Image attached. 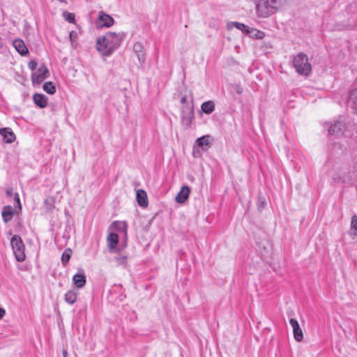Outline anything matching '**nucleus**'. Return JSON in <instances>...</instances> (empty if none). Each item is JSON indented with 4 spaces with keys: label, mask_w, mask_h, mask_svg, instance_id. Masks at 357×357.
Returning a JSON list of instances; mask_svg holds the SVG:
<instances>
[{
    "label": "nucleus",
    "mask_w": 357,
    "mask_h": 357,
    "mask_svg": "<svg viewBox=\"0 0 357 357\" xmlns=\"http://www.w3.org/2000/svg\"><path fill=\"white\" fill-rule=\"evenodd\" d=\"M292 63L296 71L298 74L302 75H308L311 73L312 66L309 63L308 57L305 54L299 52L293 57Z\"/></svg>",
    "instance_id": "nucleus-3"
},
{
    "label": "nucleus",
    "mask_w": 357,
    "mask_h": 357,
    "mask_svg": "<svg viewBox=\"0 0 357 357\" xmlns=\"http://www.w3.org/2000/svg\"><path fill=\"white\" fill-rule=\"evenodd\" d=\"M34 103L40 108L47 106V98L43 94L36 93L33 97Z\"/></svg>",
    "instance_id": "nucleus-16"
},
{
    "label": "nucleus",
    "mask_w": 357,
    "mask_h": 357,
    "mask_svg": "<svg viewBox=\"0 0 357 357\" xmlns=\"http://www.w3.org/2000/svg\"><path fill=\"white\" fill-rule=\"evenodd\" d=\"M124 37L123 33L107 32L97 40L96 48L103 56H109L119 47Z\"/></svg>",
    "instance_id": "nucleus-1"
},
{
    "label": "nucleus",
    "mask_w": 357,
    "mask_h": 357,
    "mask_svg": "<svg viewBox=\"0 0 357 357\" xmlns=\"http://www.w3.org/2000/svg\"><path fill=\"white\" fill-rule=\"evenodd\" d=\"M351 98L354 102L355 107H357V89L351 93Z\"/></svg>",
    "instance_id": "nucleus-30"
},
{
    "label": "nucleus",
    "mask_w": 357,
    "mask_h": 357,
    "mask_svg": "<svg viewBox=\"0 0 357 357\" xmlns=\"http://www.w3.org/2000/svg\"><path fill=\"white\" fill-rule=\"evenodd\" d=\"M71 255V250L70 249L64 251L61 256V261L63 264H66L70 259Z\"/></svg>",
    "instance_id": "nucleus-26"
},
{
    "label": "nucleus",
    "mask_w": 357,
    "mask_h": 357,
    "mask_svg": "<svg viewBox=\"0 0 357 357\" xmlns=\"http://www.w3.org/2000/svg\"><path fill=\"white\" fill-rule=\"evenodd\" d=\"M63 16L66 21H68L70 23L73 22L75 21V15L73 13H68V11H64L63 13Z\"/></svg>",
    "instance_id": "nucleus-28"
},
{
    "label": "nucleus",
    "mask_w": 357,
    "mask_h": 357,
    "mask_svg": "<svg viewBox=\"0 0 357 357\" xmlns=\"http://www.w3.org/2000/svg\"><path fill=\"white\" fill-rule=\"evenodd\" d=\"M6 311L3 308L0 307V319L5 315Z\"/></svg>",
    "instance_id": "nucleus-35"
},
{
    "label": "nucleus",
    "mask_w": 357,
    "mask_h": 357,
    "mask_svg": "<svg viewBox=\"0 0 357 357\" xmlns=\"http://www.w3.org/2000/svg\"><path fill=\"white\" fill-rule=\"evenodd\" d=\"M98 23L100 26L109 27L114 24V19L109 15L100 12L98 18Z\"/></svg>",
    "instance_id": "nucleus-8"
},
{
    "label": "nucleus",
    "mask_w": 357,
    "mask_h": 357,
    "mask_svg": "<svg viewBox=\"0 0 357 357\" xmlns=\"http://www.w3.org/2000/svg\"><path fill=\"white\" fill-rule=\"evenodd\" d=\"M287 0H257L256 13L259 17H268L280 9Z\"/></svg>",
    "instance_id": "nucleus-2"
},
{
    "label": "nucleus",
    "mask_w": 357,
    "mask_h": 357,
    "mask_svg": "<svg viewBox=\"0 0 357 357\" xmlns=\"http://www.w3.org/2000/svg\"><path fill=\"white\" fill-rule=\"evenodd\" d=\"M136 199L137 204L142 207L148 206V197L146 192L142 189L137 190L136 192Z\"/></svg>",
    "instance_id": "nucleus-12"
},
{
    "label": "nucleus",
    "mask_w": 357,
    "mask_h": 357,
    "mask_svg": "<svg viewBox=\"0 0 357 357\" xmlns=\"http://www.w3.org/2000/svg\"><path fill=\"white\" fill-rule=\"evenodd\" d=\"M6 195L8 196V197H11L13 195H14V192H13V190L12 188H8L6 190Z\"/></svg>",
    "instance_id": "nucleus-33"
},
{
    "label": "nucleus",
    "mask_w": 357,
    "mask_h": 357,
    "mask_svg": "<svg viewBox=\"0 0 357 357\" xmlns=\"http://www.w3.org/2000/svg\"><path fill=\"white\" fill-rule=\"evenodd\" d=\"M238 93H241V91H240V89H238Z\"/></svg>",
    "instance_id": "nucleus-40"
},
{
    "label": "nucleus",
    "mask_w": 357,
    "mask_h": 357,
    "mask_svg": "<svg viewBox=\"0 0 357 357\" xmlns=\"http://www.w3.org/2000/svg\"><path fill=\"white\" fill-rule=\"evenodd\" d=\"M49 76V70L45 65H42L36 73L31 76V80L33 84H40L45 79Z\"/></svg>",
    "instance_id": "nucleus-6"
},
{
    "label": "nucleus",
    "mask_w": 357,
    "mask_h": 357,
    "mask_svg": "<svg viewBox=\"0 0 357 357\" xmlns=\"http://www.w3.org/2000/svg\"><path fill=\"white\" fill-rule=\"evenodd\" d=\"M56 198L52 196L47 197L44 201L46 211H52L55 207Z\"/></svg>",
    "instance_id": "nucleus-20"
},
{
    "label": "nucleus",
    "mask_w": 357,
    "mask_h": 357,
    "mask_svg": "<svg viewBox=\"0 0 357 357\" xmlns=\"http://www.w3.org/2000/svg\"><path fill=\"white\" fill-rule=\"evenodd\" d=\"M190 188L188 186H183L177 195L176 196V201L178 203L183 204L188 198L190 195Z\"/></svg>",
    "instance_id": "nucleus-11"
},
{
    "label": "nucleus",
    "mask_w": 357,
    "mask_h": 357,
    "mask_svg": "<svg viewBox=\"0 0 357 357\" xmlns=\"http://www.w3.org/2000/svg\"><path fill=\"white\" fill-rule=\"evenodd\" d=\"M351 229L354 231V234L357 233V215H353L351 221Z\"/></svg>",
    "instance_id": "nucleus-29"
},
{
    "label": "nucleus",
    "mask_w": 357,
    "mask_h": 357,
    "mask_svg": "<svg viewBox=\"0 0 357 357\" xmlns=\"http://www.w3.org/2000/svg\"><path fill=\"white\" fill-rule=\"evenodd\" d=\"M29 68L31 70H35L37 68L38 63L35 61H31L29 62Z\"/></svg>",
    "instance_id": "nucleus-31"
},
{
    "label": "nucleus",
    "mask_w": 357,
    "mask_h": 357,
    "mask_svg": "<svg viewBox=\"0 0 357 357\" xmlns=\"http://www.w3.org/2000/svg\"><path fill=\"white\" fill-rule=\"evenodd\" d=\"M15 211L10 206H6L3 207L1 215L3 220L5 222H9L14 215Z\"/></svg>",
    "instance_id": "nucleus-17"
},
{
    "label": "nucleus",
    "mask_w": 357,
    "mask_h": 357,
    "mask_svg": "<svg viewBox=\"0 0 357 357\" xmlns=\"http://www.w3.org/2000/svg\"><path fill=\"white\" fill-rule=\"evenodd\" d=\"M328 127V135H338L340 134L344 128V125L341 122H335L334 123H327L326 124Z\"/></svg>",
    "instance_id": "nucleus-9"
},
{
    "label": "nucleus",
    "mask_w": 357,
    "mask_h": 357,
    "mask_svg": "<svg viewBox=\"0 0 357 357\" xmlns=\"http://www.w3.org/2000/svg\"><path fill=\"white\" fill-rule=\"evenodd\" d=\"M62 354H63V357H68V354L67 351L65 349L63 350Z\"/></svg>",
    "instance_id": "nucleus-36"
},
{
    "label": "nucleus",
    "mask_w": 357,
    "mask_h": 357,
    "mask_svg": "<svg viewBox=\"0 0 357 357\" xmlns=\"http://www.w3.org/2000/svg\"><path fill=\"white\" fill-rule=\"evenodd\" d=\"M112 226L115 228H116L117 229H119V230H123V231H126V227H127V225L126 224V222H114L113 224H112Z\"/></svg>",
    "instance_id": "nucleus-27"
},
{
    "label": "nucleus",
    "mask_w": 357,
    "mask_h": 357,
    "mask_svg": "<svg viewBox=\"0 0 357 357\" xmlns=\"http://www.w3.org/2000/svg\"><path fill=\"white\" fill-rule=\"evenodd\" d=\"M181 102L183 105H187V97L185 96H183L181 99Z\"/></svg>",
    "instance_id": "nucleus-34"
},
{
    "label": "nucleus",
    "mask_w": 357,
    "mask_h": 357,
    "mask_svg": "<svg viewBox=\"0 0 357 357\" xmlns=\"http://www.w3.org/2000/svg\"><path fill=\"white\" fill-rule=\"evenodd\" d=\"M74 284L77 288H82L86 284V275L83 271L82 273L75 274L73 278Z\"/></svg>",
    "instance_id": "nucleus-15"
},
{
    "label": "nucleus",
    "mask_w": 357,
    "mask_h": 357,
    "mask_svg": "<svg viewBox=\"0 0 357 357\" xmlns=\"http://www.w3.org/2000/svg\"><path fill=\"white\" fill-rule=\"evenodd\" d=\"M238 93H241V91H240V89H238Z\"/></svg>",
    "instance_id": "nucleus-39"
},
{
    "label": "nucleus",
    "mask_w": 357,
    "mask_h": 357,
    "mask_svg": "<svg viewBox=\"0 0 357 357\" xmlns=\"http://www.w3.org/2000/svg\"><path fill=\"white\" fill-rule=\"evenodd\" d=\"M181 123L183 126L189 128L194 118V106L192 102L183 105L181 109Z\"/></svg>",
    "instance_id": "nucleus-5"
},
{
    "label": "nucleus",
    "mask_w": 357,
    "mask_h": 357,
    "mask_svg": "<svg viewBox=\"0 0 357 357\" xmlns=\"http://www.w3.org/2000/svg\"><path fill=\"white\" fill-rule=\"evenodd\" d=\"M202 110L207 114H211L215 109V103L212 100L206 101L201 106Z\"/></svg>",
    "instance_id": "nucleus-19"
},
{
    "label": "nucleus",
    "mask_w": 357,
    "mask_h": 357,
    "mask_svg": "<svg viewBox=\"0 0 357 357\" xmlns=\"http://www.w3.org/2000/svg\"><path fill=\"white\" fill-rule=\"evenodd\" d=\"M0 135L6 143H13L15 139V135L10 128H0Z\"/></svg>",
    "instance_id": "nucleus-10"
},
{
    "label": "nucleus",
    "mask_w": 357,
    "mask_h": 357,
    "mask_svg": "<svg viewBox=\"0 0 357 357\" xmlns=\"http://www.w3.org/2000/svg\"><path fill=\"white\" fill-rule=\"evenodd\" d=\"M107 241L109 249H114L119 242L118 235L115 233H111L108 235Z\"/></svg>",
    "instance_id": "nucleus-21"
},
{
    "label": "nucleus",
    "mask_w": 357,
    "mask_h": 357,
    "mask_svg": "<svg viewBox=\"0 0 357 357\" xmlns=\"http://www.w3.org/2000/svg\"><path fill=\"white\" fill-rule=\"evenodd\" d=\"M289 323L293 328L294 337L297 342H301L303 338V333L298 322L295 319H291Z\"/></svg>",
    "instance_id": "nucleus-7"
},
{
    "label": "nucleus",
    "mask_w": 357,
    "mask_h": 357,
    "mask_svg": "<svg viewBox=\"0 0 357 357\" xmlns=\"http://www.w3.org/2000/svg\"><path fill=\"white\" fill-rule=\"evenodd\" d=\"M43 89L49 94H54L56 92V87L52 82H45L43 84Z\"/></svg>",
    "instance_id": "nucleus-24"
},
{
    "label": "nucleus",
    "mask_w": 357,
    "mask_h": 357,
    "mask_svg": "<svg viewBox=\"0 0 357 357\" xmlns=\"http://www.w3.org/2000/svg\"><path fill=\"white\" fill-rule=\"evenodd\" d=\"M196 142L199 146H207L209 144L208 136H203L198 138Z\"/></svg>",
    "instance_id": "nucleus-25"
},
{
    "label": "nucleus",
    "mask_w": 357,
    "mask_h": 357,
    "mask_svg": "<svg viewBox=\"0 0 357 357\" xmlns=\"http://www.w3.org/2000/svg\"><path fill=\"white\" fill-rule=\"evenodd\" d=\"M13 45L21 55H25L28 53V49L22 40L15 39L13 42Z\"/></svg>",
    "instance_id": "nucleus-14"
},
{
    "label": "nucleus",
    "mask_w": 357,
    "mask_h": 357,
    "mask_svg": "<svg viewBox=\"0 0 357 357\" xmlns=\"http://www.w3.org/2000/svg\"><path fill=\"white\" fill-rule=\"evenodd\" d=\"M60 2H65L66 0H59Z\"/></svg>",
    "instance_id": "nucleus-38"
},
{
    "label": "nucleus",
    "mask_w": 357,
    "mask_h": 357,
    "mask_svg": "<svg viewBox=\"0 0 357 357\" xmlns=\"http://www.w3.org/2000/svg\"><path fill=\"white\" fill-rule=\"evenodd\" d=\"M10 245L17 261H23L25 259L24 244L21 237L14 235L10 240Z\"/></svg>",
    "instance_id": "nucleus-4"
},
{
    "label": "nucleus",
    "mask_w": 357,
    "mask_h": 357,
    "mask_svg": "<svg viewBox=\"0 0 357 357\" xmlns=\"http://www.w3.org/2000/svg\"><path fill=\"white\" fill-rule=\"evenodd\" d=\"M246 34L255 39H262L265 36V33L263 31L252 27L248 28Z\"/></svg>",
    "instance_id": "nucleus-18"
},
{
    "label": "nucleus",
    "mask_w": 357,
    "mask_h": 357,
    "mask_svg": "<svg viewBox=\"0 0 357 357\" xmlns=\"http://www.w3.org/2000/svg\"><path fill=\"white\" fill-rule=\"evenodd\" d=\"M126 257H119L117 258V260L118 261H120L121 262H123L124 261H126Z\"/></svg>",
    "instance_id": "nucleus-37"
},
{
    "label": "nucleus",
    "mask_w": 357,
    "mask_h": 357,
    "mask_svg": "<svg viewBox=\"0 0 357 357\" xmlns=\"http://www.w3.org/2000/svg\"><path fill=\"white\" fill-rule=\"evenodd\" d=\"M77 297V293L75 290H69L65 294V301L70 305L75 303Z\"/></svg>",
    "instance_id": "nucleus-23"
},
{
    "label": "nucleus",
    "mask_w": 357,
    "mask_h": 357,
    "mask_svg": "<svg viewBox=\"0 0 357 357\" xmlns=\"http://www.w3.org/2000/svg\"><path fill=\"white\" fill-rule=\"evenodd\" d=\"M133 51L137 56L138 60L140 63L145 61V53L143 45L139 42H136L133 45Z\"/></svg>",
    "instance_id": "nucleus-13"
},
{
    "label": "nucleus",
    "mask_w": 357,
    "mask_h": 357,
    "mask_svg": "<svg viewBox=\"0 0 357 357\" xmlns=\"http://www.w3.org/2000/svg\"><path fill=\"white\" fill-rule=\"evenodd\" d=\"M14 199H15V202L17 203L18 207L20 208H21V204H20V197H19V195L17 193H15V195H14Z\"/></svg>",
    "instance_id": "nucleus-32"
},
{
    "label": "nucleus",
    "mask_w": 357,
    "mask_h": 357,
    "mask_svg": "<svg viewBox=\"0 0 357 357\" xmlns=\"http://www.w3.org/2000/svg\"><path fill=\"white\" fill-rule=\"evenodd\" d=\"M234 27L242 31L245 33H247V30H248L249 28V26H248L247 25L237 22H232L227 24V29L229 30L233 29Z\"/></svg>",
    "instance_id": "nucleus-22"
}]
</instances>
